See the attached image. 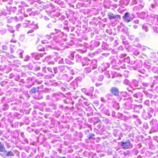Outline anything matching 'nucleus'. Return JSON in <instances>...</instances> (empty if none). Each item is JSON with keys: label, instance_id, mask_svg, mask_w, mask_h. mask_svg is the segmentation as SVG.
Masks as SVG:
<instances>
[{"label": "nucleus", "instance_id": "f257e3e1", "mask_svg": "<svg viewBox=\"0 0 158 158\" xmlns=\"http://www.w3.org/2000/svg\"><path fill=\"white\" fill-rule=\"evenodd\" d=\"M107 16L110 21L112 23V24H114L115 22H119V20L121 19L120 15H114L111 12L108 13Z\"/></svg>", "mask_w": 158, "mask_h": 158}, {"label": "nucleus", "instance_id": "f03ea898", "mask_svg": "<svg viewBox=\"0 0 158 158\" xmlns=\"http://www.w3.org/2000/svg\"><path fill=\"white\" fill-rule=\"evenodd\" d=\"M124 107L128 110L131 109L133 107V104L132 103L133 102V98L131 97L124 98Z\"/></svg>", "mask_w": 158, "mask_h": 158}, {"label": "nucleus", "instance_id": "7ed1b4c3", "mask_svg": "<svg viewBox=\"0 0 158 158\" xmlns=\"http://www.w3.org/2000/svg\"><path fill=\"white\" fill-rule=\"evenodd\" d=\"M154 110L151 108H149L148 109V112L147 113L144 110H143L142 112V116L143 119L147 120L150 118L152 116Z\"/></svg>", "mask_w": 158, "mask_h": 158}, {"label": "nucleus", "instance_id": "20e7f679", "mask_svg": "<svg viewBox=\"0 0 158 158\" xmlns=\"http://www.w3.org/2000/svg\"><path fill=\"white\" fill-rule=\"evenodd\" d=\"M143 96V94L139 92L135 93L133 95V97L135 99V100L138 101L139 103L142 102Z\"/></svg>", "mask_w": 158, "mask_h": 158}, {"label": "nucleus", "instance_id": "39448f33", "mask_svg": "<svg viewBox=\"0 0 158 158\" xmlns=\"http://www.w3.org/2000/svg\"><path fill=\"white\" fill-rule=\"evenodd\" d=\"M110 64L107 63H104L102 64L101 66L98 67V70L101 72L106 70L109 67Z\"/></svg>", "mask_w": 158, "mask_h": 158}, {"label": "nucleus", "instance_id": "423d86ee", "mask_svg": "<svg viewBox=\"0 0 158 158\" xmlns=\"http://www.w3.org/2000/svg\"><path fill=\"white\" fill-rule=\"evenodd\" d=\"M124 21L127 23H128L132 20L133 18L131 17L130 14L128 12H126L122 17Z\"/></svg>", "mask_w": 158, "mask_h": 158}, {"label": "nucleus", "instance_id": "0eeeda50", "mask_svg": "<svg viewBox=\"0 0 158 158\" xmlns=\"http://www.w3.org/2000/svg\"><path fill=\"white\" fill-rule=\"evenodd\" d=\"M121 144L123 148L125 149L131 148L132 147V144H131L129 140H128L125 142H121Z\"/></svg>", "mask_w": 158, "mask_h": 158}, {"label": "nucleus", "instance_id": "6e6552de", "mask_svg": "<svg viewBox=\"0 0 158 158\" xmlns=\"http://www.w3.org/2000/svg\"><path fill=\"white\" fill-rule=\"evenodd\" d=\"M100 43L98 41L93 40L90 41L89 44V46L90 50L93 49L94 48L99 45Z\"/></svg>", "mask_w": 158, "mask_h": 158}, {"label": "nucleus", "instance_id": "1a4fd4ad", "mask_svg": "<svg viewBox=\"0 0 158 158\" xmlns=\"http://www.w3.org/2000/svg\"><path fill=\"white\" fill-rule=\"evenodd\" d=\"M73 77L72 76H69L68 74H64L62 76L63 80L69 82L73 79Z\"/></svg>", "mask_w": 158, "mask_h": 158}, {"label": "nucleus", "instance_id": "9d476101", "mask_svg": "<svg viewBox=\"0 0 158 158\" xmlns=\"http://www.w3.org/2000/svg\"><path fill=\"white\" fill-rule=\"evenodd\" d=\"M66 69H67L69 70L70 69V68L67 66H59L58 67V70L60 72L65 73L66 72Z\"/></svg>", "mask_w": 158, "mask_h": 158}, {"label": "nucleus", "instance_id": "9b49d317", "mask_svg": "<svg viewBox=\"0 0 158 158\" xmlns=\"http://www.w3.org/2000/svg\"><path fill=\"white\" fill-rule=\"evenodd\" d=\"M131 87L133 89H141V87L136 88V87L138 86V81L135 80H133L132 81L131 83Z\"/></svg>", "mask_w": 158, "mask_h": 158}, {"label": "nucleus", "instance_id": "f8f14e48", "mask_svg": "<svg viewBox=\"0 0 158 158\" xmlns=\"http://www.w3.org/2000/svg\"><path fill=\"white\" fill-rule=\"evenodd\" d=\"M110 91L112 94H113L115 96H118L119 94L118 89L115 87H112L110 89Z\"/></svg>", "mask_w": 158, "mask_h": 158}, {"label": "nucleus", "instance_id": "ddd939ff", "mask_svg": "<svg viewBox=\"0 0 158 158\" xmlns=\"http://www.w3.org/2000/svg\"><path fill=\"white\" fill-rule=\"evenodd\" d=\"M106 98L109 102H115V99L112 94L110 93L107 94L105 96Z\"/></svg>", "mask_w": 158, "mask_h": 158}, {"label": "nucleus", "instance_id": "4468645a", "mask_svg": "<svg viewBox=\"0 0 158 158\" xmlns=\"http://www.w3.org/2000/svg\"><path fill=\"white\" fill-rule=\"evenodd\" d=\"M97 61L96 60L93 59L91 60V66L92 67V69H97Z\"/></svg>", "mask_w": 158, "mask_h": 158}, {"label": "nucleus", "instance_id": "2eb2a0df", "mask_svg": "<svg viewBox=\"0 0 158 158\" xmlns=\"http://www.w3.org/2000/svg\"><path fill=\"white\" fill-rule=\"evenodd\" d=\"M4 153L2 155V156L5 158L6 156H13L14 155V153L11 151L7 152L6 151H5Z\"/></svg>", "mask_w": 158, "mask_h": 158}, {"label": "nucleus", "instance_id": "dca6fc26", "mask_svg": "<svg viewBox=\"0 0 158 158\" xmlns=\"http://www.w3.org/2000/svg\"><path fill=\"white\" fill-rule=\"evenodd\" d=\"M113 134L116 137L119 136L118 138L119 139H121V138H120V135H121V137L122 136V135L120 133V131L117 129H115L114 130Z\"/></svg>", "mask_w": 158, "mask_h": 158}, {"label": "nucleus", "instance_id": "f3484780", "mask_svg": "<svg viewBox=\"0 0 158 158\" xmlns=\"http://www.w3.org/2000/svg\"><path fill=\"white\" fill-rule=\"evenodd\" d=\"M78 86V83L76 80L73 81L70 84V88L73 89H75Z\"/></svg>", "mask_w": 158, "mask_h": 158}, {"label": "nucleus", "instance_id": "a211bd4d", "mask_svg": "<svg viewBox=\"0 0 158 158\" xmlns=\"http://www.w3.org/2000/svg\"><path fill=\"white\" fill-rule=\"evenodd\" d=\"M90 60L87 57L84 58L82 63V66H84L85 65H88L89 64V62Z\"/></svg>", "mask_w": 158, "mask_h": 158}, {"label": "nucleus", "instance_id": "6ab92c4d", "mask_svg": "<svg viewBox=\"0 0 158 158\" xmlns=\"http://www.w3.org/2000/svg\"><path fill=\"white\" fill-rule=\"evenodd\" d=\"M94 90V87L93 86L90 87L87 90V92L86 93V95L88 96L92 95Z\"/></svg>", "mask_w": 158, "mask_h": 158}, {"label": "nucleus", "instance_id": "aec40b11", "mask_svg": "<svg viewBox=\"0 0 158 158\" xmlns=\"http://www.w3.org/2000/svg\"><path fill=\"white\" fill-rule=\"evenodd\" d=\"M143 106L142 105H135L133 108V110L134 111L137 112H139V110L142 108Z\"/></svg>", "mask_w": 158, "mask_h": 158}, {"label": "nucleus", "instance_id": "412c9836", "mask_svg": "<svg viewBox=\"0 0 158 158\" xmlns=\"http://www.w3.org/2000/svg\"><path fill=\"white\" fill-rule=\"evenodd\" d=\"M19 135V132L17 130H15L12 133V136L15 138H17Z\"/></svg>", "mask_w": 158, "mask_h": 158}, {"label": "nucleus", "instance_id": "4be33fe9", "mask_svg": "<svg viewBox=\"0 0 158 158\" xmlns=\"http://www.w3.org/2000/svg\"><path fill=\"white\" fill-rule=\"evenodd\" d=\"M7 27H8L7 30L10 33H13L15 32V30L14 28V27L12 26L7 25Z\"/></svg>", "mask_w": 158, "mask_h": 158}, {"label": "nucleus", "instance_id": "5701e85b", "mask_svg": "<svg viewBox=\"0 0 158 158\" xmlns=\"http://www.w3.org/2000/svg\"><path fill=\"white\" fill-rule=\"evenodd\" d=\"M31 55L33 58L36 60H38L40 59V55L38 53H33L31 54Z\"/></svg>", "mask_w": 158, "mask_h": 158}, {"label": "nucleus", "instance_id": "b1692460", "mask_svg": "<svg viewBox=\"0 0 158 158\" xmlns=\"http://www.w3.org/2000/svg\"><path fill=\"white\" fill-rule=\"evenodd\" d=\"M148 24L147 23L144 24L142 26V28L143 30H144L146 32H148Z\"/></svg>", "mask_w": 158, "mask_h": 158}, {"label": "nucleus", "instance_id": "393cba45", "mask_svg": "<svg viewBox=\"0 0 158 158\" xmlns=\"http://www.w3.org/2000/svg\"><path fill=\"white\" fill-rule=\"evenodd\" d=\"M157 123V120L154 119H153L152 120L150 121V123L151 126H154L156 125Z\"/></svg>", "mask_w": 158, "mask_h": 158}, {"label": "nucleus", "instance_id": "a878e982", "mask_svg": "<svg viewBox=\"0 0 158 158\" xmlns=\"http://www.w3.org/2000/svg\"><path fill=\"white\" fill-rule=\"evenodd\" d=\"M147 15L144 12H142L140 13L139 15V17L141 19H144L146 18Z\"/></svg>", "mask_w": 158, "mask_h": 158}, {"label": "nucleus", "instance_id": "bb28decb", "mask_svg": "<svg viewBox=\"0 0 158 158\" xmlns=\"http://www.w3.org/2000/svg\"><path fill=\"white\" fill-rule=\"evenodd\" d=\"M5 151V147L4 145L0 142V152H3Z\"/></svg>", "mask_w": 158, "mask_h": 158}, {"label": "nucleus", "instance_id": "cd10ccee", "mask_svg": "<svg viewBox=\"0 0 158 158\" xmlns=\"http://www.w3.org/2000/svg\"><path fill=\"white\" fill-rule=\"evenodd\" d=\"M24 52V51L21 49H19L18 50L17 52H16V53H17L18 55L20 56V57L21 58H23V56L22 54Z\"/></svg>", "mask_w": 158, "mask_h": 158}, {"label": "nucleus", "instance_id": "c85d7f7f", "mask_svg": "<svg viewBox=\"0 0 158 158\" xmlns=\"http://www.w3.org/2000/svg\"><path fill=\"white\" fill-rule=\"evenodd\" d=\"M30 23V20H25V22L23 23V26L24 27H27L29 24Z\"/></svg>", "mask_w": 158, "mask_h": 158}, {"label": "nucleus", "instance_id": "c756f323", "mask_svg": "<svg viewBox=\"0 0 158 158\" xmlns=\"http://www.w3.org/2000/svg\"><path fill=\"white\" fill-rule=\"evenodd\" d=\"M37 49L40 51H44V47L41 44H39L37 47Z\"/></svg>", "mask_w": 158, "mask_h": 158}, {"label": "nucleus", "instance_id": "7c9ffc66", "mask_svg": "<svg viewBox=\"0 0 158 158\" xmlns=\"http://www.w3.org/2000/svg\"><path fill=\"white\" fill-rule=\"evenodd\" d=\"M102 44V49L104 50H106L107 49V44L106 43L104 42H103Z\"/></svg>", "mask_w": 158, "mask_h": 158}, {"label": "nucleus", "instance_id": "2f4dec72", "mask_svg": "<svg viewBox=\"0 0 158 158\" xmlns=\"http://www.w3.org/2000/svg\"><path fill=\"white\" fill-rule=\"evenodd\" d=\"M76 50H77L80 53L82 54L86 52L87 51V49L86 48H85L83 50L78 49H76Z\"/></svg>", "mask_w": 158, "mask_h": 158}, {"label": "nucleus", "instance_id": "473e14b6", "mask_svg": "<svg viewBox=\"0 0 158 158\" xmlns=\"http://www.w3.org/2000/svg\"><path fill=\"white\" fill-rule=\"evenodd\" d=\"M158 129L157 127H155L154 126H153L152 127V128L151 129L150 132L151 133H152L153 132H156L157 131Z\"/></svg>", "mask_w": 158, "mask_h": 158}, {"label": "nucleus", "instance_id": "72a5a7b5", "mask_svg": "<svg viewBox=\"0 0 158 158\" xmlns=\"http://www.w3.org/2000/svg\"><path fill=\"white\" fill-rule=\"evenodd\" d=\"M152 70L154 73H158V67L154 66L152 68Z\"/></svg>", "mask_w": 158, "mask_h": 158}, {"label": "nucleus", "instance_id": "f704fd0d", "mask_svg": "<svg viewBox=\"0 0 158 158\" xmlns=\"http://www.w3.org/2000/svg\"><path fill=\"white\" fill-rule=\"evenodd\" d=\"M141 85L144 88L147 87L150 85V84L149 83L144 82H142Z\"/></svg>", "mask_w": 158, "mask_h": 158}, {"label": "nucleus", "instance_id": "c9c22d12", "mask_svg": "<svg viewBox=\"0 0 158 158\" xmlns=\"http://www.w3.org/2000/svg\"><path fill=\"white\" fill-rule=\"evenodd\" d=\"M77 73V72L76 69H72L70 70L69 73L71 75H74Z\"/></svg>", "mask_w": 158, "mask_h": 158}, {"label": "nucleus", "instance_id": "e433bc0d", "mask_svg": "<svg viewBox=\"0 0 158 158\" xmlns=\"http://www.w3.org/2000/svg\"><path fill=\"white\" fill-rule=\"evenodd\" d=\"M53 40L55 43L60 44L61 40L57 38H54Z\"/></svg>", "mask_w": 158, "mask_h": 158}, {"label": "nucleus", "instance_id": "4c0bfd02", "mask_svg": "<svg viewBox=\"0 0 158 158\" xmlns=\"http://www.w3.org/2000/svg\"><path fill=\"white\" fill-rule=\"evenodd\" d=\"M143 93L147 97L151 98L152 97V94H149L146 91H143Z\"/></svg>", "mask_w": 158, "mask_h": 158}, {"label": "nucleus", "instance_id": "58836bf2", "mask_svg": "<svg viewBox=\"0 0 158 158\" xmlns=\"http://www.w3.org/2000/svg\"><path fill=\"white\" fill-rule=\"evenodd\" d=\"M143 93L147 97L151 98L152 97V94H149L146 91H143Z\"/></svg>", "mask_w": 158, "mask_h": 158}, {"label": "nucleus", "instance_id": "ea45409f", "mask_svg": "<svg viewBox=\"0 0 158 158\" xmlns=\"http://www.w3.org/2000/svg\"><path fill=\"white\" fill-rule=\"evenodd\" d=\"M91 71V68L88 67L85 68L84 69V72L85 73H89Z\"/></svg>", "mask_w": 158, "mask_h": 158}, {"label": "nucleus", "instance_id": "a19ab883", "mask_svg": "<svg viewBox=\"0 0 158 158\" xmlns=\"http://www.w3.org/2000/svg\"><path fill=\"white\" fill-rule=\"evenodd\" d=\"M130 0H124L122 1V3L125 6L127 5L129 3Z\"/></svg>", "mask_w": 158, "mask_h": 158}, {"label": "nucleus", "instance_id": "79ce46f5", "mask_svg": "<svg viewBox=\"0 0 158 158\" xmlns=\"http://www.w3.org/2000/svg\"><path fill=\"white\" fill-rule=\"evenodd\" d=\"M19 40L22 42L25 39V37L24 35H20L19 37Z\"/></svg>", "mask_w": 158, "mask_h": 158}, {"label": "nucleus", "instance_id": "37998d69", "mask_svg": "<svg viewBox=\"0 0 158 158\" xmlns=\"http://www.w3.org/2000/svg\"><path fill=\"white\" fill-rule=\"evenodd\" d=\"M49 106L51 107L53 110L56 109L57 108V106L56 105L53 103L49 104Z\"/></svg>", "mask_w": 158, "mask_h": 158}, {"label": "nucleus", "instance_id": "c03bdc74", "mask_svg": "<svg viewBox=\"0 0 158 158\" xmlns=\"http://www.w3.org/2000/svg\"><path fill=\"white\" fill-rule=\"evenodd\" d=\"M28 142V140L25 137L22 138V142L23 144H25L26 143H27Z\"/></svg>", "mask_w": 158, "mask_h": 158}, {"label": "nucleus", "instance_id": "a18cd8bd", "mask_svg": "<svg viewBox=\"0 0 158 158\" xmlns=\"http://www.w3.org/2000/svg\"><path fill=\"white\" fill-rule=\"evenodd\" d=\"M58 54L56 52H54L52 53V56L53 57H54L55 56H56V57L54 58L55 61H57V58H56V57L58 56Z\"/></svg>", "mask_w": 158, "mask_h": 158}, {"label": "nucleus", "instance_id": "49530a36", "mask_svg": "<svg viewBox=\"0 0 158 158\" xmlns=\"http://www.w3.org/2000/svg\"><path fill=\"white\" fill-rule=\"evenodd\" d=\"M101 50L100 49H98L97 51L95 52L92 54L93 56L96 55L100 53L101 52Z\"/></svg>", "mask_w": 158, "mask_h": 158}, {"label": "nucleus", "instance_id": "de8ad7c7", "mask_svg": "<svg viewBox=\"0 0 158 158\" xmlns=\"http://www.w3.org/2000/svg\"><path fill=\"white\" fill-rule=\"evenodd\" d=\"M104 79V76L103 75H101L98 76V80L99 81H102Z\"/></svg>", "mask_w": 158, "mask_h": 158}, {"label": "nucleus", "instance_id": "09e8293b", "mask_svg": "<svg viewBox=\"0 0 158 158\" xmlns=\"http://www.w3.org/2000/svg\"><path fill=\"white\" fill-rule=\"evenodd\" d=\"M10 10L13 13H15L17 10V8L15 7H11L10 9Z\"/></svg>", "mask_w": 158, "mask_h": 158}, {"label": "nucleus", "instance_id": "8fccbe9b", "mask_svg": "<svg viewBox=\"0 0 158 158\" xmlns=\"http://www.w3.org/2000/svg\"><path fill=\"white\" fill-rule=\"evenodd\" d=\"M103 121L104 122L106 123H109L110 122V120L107 118H105L103 119Z\"/></svg>", "mask_w": 158, "mask_h": 158}, {"label": "nucleus", "instance_id": "3c124183", "mask_svg": "<svg viewBox=\"0 0 158 158\" xmlns=\"http://www.w3.org/2000/svg\"><path fill=\"white\" fill-rule=\"evenodd\" d=\"M75 51H73V52H72L70 54V56H69V57H70V58L71 59L73 60L74 58V54H75Z\"/></svg>", "mask_w": 158, "mask_h": 158}, {"label": "nucleus", "instance_id": "603ef678", "mask_svg": "<svg viewBox=\"0 0 158 158\" xmlns=\"http://www.w3.org/2000/svg\"><path fill=\"white\" fill-rule=\"evenodd\" d=\"M124 62L127 63H129L130 62V58L129 57H127L124 59Z\"/></svg>", "mask_w": 158, "mask_h": 158}, {"label": "nucleus", "instance_id": "864d4df0", "mask_svg": "<svg viewBox=\"0 0 158 158\" xmlns=\"http://www.w3.org/2000/svg\"><path fill=\"white\" fill-rule=\"evenodd\" d=\"M65 62L66 64H73V63L70 61L68 59H65Z\"/></svg>", "mask_w": 158, "mask_h": 158}, {"label": "nucleus", "instance_id": "5fc2aeb1", "mask_svg": "<svg viewBox=\"0 0 158 158\" xmlns=\"http://www.w3.org/2000/svg\"><path fill=\"white\" fill-rule=\"evenodd\" d=\"M156 8L155 6L153 4H152L150 5V7L149 8V9L151 10H152Z\"/></svg>", "mask_w": 158, "mask_h": 158}, {"label": "nucleus", "instance_id": "6e6d98bb", "mask_svg": "<svg viewBox=\"0 0 158 158\" xmlns=\"http://www.w3.org/2000/svg\"><path fill=\"white\" fill-rule=\"evenodd\" d=\"M138 3V2L137 1L135 0H133L131 1L130 5H134L137 4Z\"/></svg>", "mask_w": 158, "mask_h": 158}, {"label": "nucleus", "instance_id": "4d7b16f0", "mask_svg": "<svg viewBox=\"0 0 158 158\" xmlns=\"http://www.w3.org/2000/svg\"><path fill=\"white\" fill-rule=\"evenodd\" d=\"M152 29H153V31L155 33H157V28L156 26H153L152 27Z\"/></svg>", "mask_w": 158, "mask_h": 158}, {"label": "nucleus", "instance_id": "13d9d810", "mask_svg": "<svg viewBox=\"0 0 158 158\" xmlns=\"http://www.w3.org/2000/svg\"><path fill=\"white\" fill-rule=\"evenodd\" d=\"M54 76V74H52L51 75H46L44 77L46 78H52V77Z\"/></svg>", "mask_w": 158, "mask_h": 158}, {"label": "nucleus", "instance_id": "bf43d9fd", "mask_svg": "<svg viewBox=\"0 0 158 158\" xmlns=\"http://www.w3.org/2000/svg\"><path fill=\"white\" fill-rule=\"evenodd\" d=\"M45 111L47 112H52V110L49 107H46L45 108Z\"/></svg>", "mask_w": 158, "mask_h": 158}, {"label": "nucleus", "instance_id": "052dcab7", "mask_svg": "<svg viewBox=\"0 0 158 158\" xmlns=\"http://www.w3.org/2000/svg\"><path fill=\"white\" fill-rule=\"evenodd\" d=\"M140 53V52L138 50H135L133 52V54L135 56H137L139 55Z\"/></svg>", "mask_w": 158, "mask_h": 158}, {"label": "nucleus", "instance_id": "680f3d73", "mask_svg": "<svg viewBox=\"0 0 158 158\" xmlns=\"http://www.w3.org/2000/svg\"><path fill=\"white\" fill-rule=\"evenodd\" d=\"M130 83V81L127 79H125L123 81L124 84L126 85H128Z\"/></svg>", "mask_w": 158, "mask_h": 158}, {"label": "nucleus", "instance_id": "e2e57ef3", "mask_svg": "<svg viewBox=\"0 0 158 158\" xmlns=\"http://www.w3.org/2000/svg\"><path fill=\"white\" fill-rule=\"evenodd\" d=\"M105 114L108 116H110V112L109 110L107 109L106 110L105 112Z\"/></svg>", "mask_w": 158, "mask_h": 158}, {"label": "nucleus", "instance_id": "0e129e2a", "mask_svg": "<svg viewBox=\"0 0 158 158\" xmlns=\"http://www.w3.org/2000/svg\"><path fill=\"white\" fill-rule=\"evenodd\" d=\"M139 72L142 74H145V72H146V71L144 69H141L139 71Z\"/></svg>", "mask_w": 158, "mask_h": 158}, {"label": "nucleus", "instance_id": "69168bd1", "mask_svg": "<svg viewBox=\"0 0 158 158\" xmlns=\"http://www.w3.org/2000/svg\"><path fill=\"white\" fill-rule=\"evenodd\" d=\"M34 30L33 29H31L29 30L27 32V34L30 35V34L33 33Z\"/></svg>", "mask_w": 158, "mask_h": 158}, {"label": "nucleus", "instance_id": "338daca9", "mask_svg": "<svg viewBox=\"0 0 158 158\" xmlns=\"http://www.w3.org/2000/svg\"><path fill=\"white\" fill-rule=\"evenodd\" d=\"M143 127L145 129L148 128V124L147 123H144L143 125Z\"/></svg>", "mask_w": 158, "mask_h": 158}, {"label": "nucleus", "instance_id": "774afa93", "mask_svg": "<svg viewBox=\"0 0 158 158\" xmlns=\"http://www.w3.org/2000/svg\"><path fill=\"white\" fill-rule=\"evenodd\" d=\"M155 19H156L157 21H158V15H153L152 16Z\"/></svg>", "mask_w": 158, "mask_h": 158}]
</instances>
